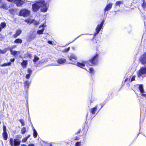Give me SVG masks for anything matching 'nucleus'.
<instances>
[{
  "instance_id": "nucleus-1",
  "label": "nucleus",
  "mask_w": 146,
  "mask_h": 146,
  "mask_svg": "<svg viewBox=\"0 0 146 146\" xmlns=\"http://www.w3.org/2000/svg\"><path fill=\"white\" fill-rule=\"evenodd\" d=\"M48 5L45 3L44 0L36 1L32 5L33 11L35 12L38 11L40 7H41L40 10L42 12H46L48 8Z\"/></svg>"
},
{
  "instance_id": "nucleus-2",
  "label": "nucleus",
  "mask_w": 146,
  "mask_h": 146,
  "mask_svg": "<svg viewBox=\"0 0 146 146\" xmlns=\"http://www.w3.org/2000/svg\"><path fill=\"white\" fill-rule=\"evenodd\" d=\"M98 56L99 54L96 53L91 59L87 61L88 64L91 66L97 65L98 62Z\"/></svg>"
},
{
  "instance_id": "nucleus-3",
  "label": "nucleus",
  "mask_w": 146,
  "mask_h": 146,
  "mask_svg": "<svg viewBox=\"0 0 146 146\" xmlns=\"http://www.w3.org/2000/svg\"><path fill=\"white\" fill-rule=\"evenodd\" d=\"M105 20H103L100 24H98L96 28V32L94 34V36H95L97 35L98 34L101 29L103 27V26Z\"/></svg>"
},
{
  "instance_id": "nucleus-4",
  "label": "nucleus",
  "mask_w": 146,
  "mask_h": 146,
  "mask_svg": "<svg viewBox=\"0 0 146 146\" xmlns=\"http://www.w3.org/2000/svg\"><path fill=\"white\" fill-rule=\"evenodd\" d=\"M30 13V11L27 9H24L20 10L19 14L20 16H23L25 17L29 15Z\"/></svg>"
},
{
  "instance_id": "nucleus-5",
  "label": "nucleus",
  "mask_w": 146,
  "mask_h": 146,
  "mask_svg": "<svg viewBox=\"0 0 146 146\" xmlns=\"http://www.w3.org/2000/svg\"><path fill=\"white\" fill-rule=\"evenodd\" d=\"M10 2H14L17 7H21L25 3V0H7Z\"/></svg>"
},
{
  "instance_id": "nucleus-6",
  "label": "nucleus",
  "mask_w": 146,
  "mask_h": 146,
  "mask_svg": "<svg viewBox=\"0 0 146 146\" xmlns=\"http://www.w3.org/2000/svg\"><path fill=\"white\" fill-rule=\"evenodd\" d=\"M70 63L76 65L79 67L84 68V67L85 66V64H86V62H85L84 63H80V62H78L76 60H72Z\"/></svg>"
},
{
  "instance_id": "nucleus-7",
  "label": "nucleus",
  "mask_w": 146,
  "mask_h": 146,
  "mask_svg": "<svg viewBox=\"0 0 146 146\" xmlns=\"http://www.w3.org/2000/svg\"><path fill=\"white\" fill-rule=\"evenodd\" d=\"M146 74V66L141 68L139 71L138 75L139 77L142 76L144 74Z\"/></svg>"
},
{
  "instance_id": "nucleus-8",
  "label": "nucleus",
  "mask_w": 146,
  "mask_h": 146,
  "mask_svg": "<svg viewBox=\"0 0 146 146\" xmlns=\"http://www.w3.org/2000/svg\"><path fill=\"white\" fill-rule=\"evenodd\" d=\"M139 60L141 64H146V53H144L141 56Z\"/></svg>"
},
{
  "instance_id": "nucleus-9",
  "label": "nucleus",
  "mask_w": 146,
  "mask_h": 146,
  "mask_svg": "<svg viewBox=\"0 0 146 146\" xmlns=\"http://www.w3.org/2000/svg\"><path fill=\"white\" fill-rule=\"evenodd\" d=\"M6 5L5 2H3L1 0H0V8H2L5 9H7L8 7Z\"/></svg>"
},
{
  "instance_id": "nucleus-10",
  "label": "nucleus",
  "mask_w": 146,
  "mask_h": 146,
  "mask_svg": "<svg viewBox=\"0 0 146 146\" xmlns=\"http://www.w3.org/2000/svg\"><path fill=\"white\" fill-rule=\"evenodd\" d=\"M46 26V25L44 24H43L42 25L40 26L39 28L42 27V29L41 30H38L36 32V33L38 35H40L43 33V32L44 31V27Z\"/></svg>"
},
{
  "instance_id": "nucleus-11",
  "label": "nucleus",
  "mask_w": 146,
  "mask_h": 146,
  "mask_svg": "<svg viewBox=\"0 0 146 146\" xmlns=\"http://www.w3.org/2000/svg\"><path fill=\"white\" fill-rule=\"evenodd\" d=\"M113 4L112 3H110L108 4L106 6V7L104 9L105 13L106 11L109 10L112 7Z\"/></svg>"
},
{
  "instance_id": "nucleus-12",
  "label": "nucleus",
  "mask_w": 146,
  "mask_h": 146,
  "mask_svg": "<svg viewBox=\"0 0 146 146\" xmlns=\"http://www.w3.org/2000/svg\"><path fill=\"white\" fill-rule=\"evenodd\" d=\"M10 50L11 54L14 56L20 54V51L13 50L12 49H11V48H10Z\"/></svg>"
},
{
  "instance_id": "nucleus-13",
  "label": "nucleus",
  "mask_w": 146,
  "mask_h": 146,
  "mask_svg": "<svg viewBox=\"0 0 146 146\" xmlns=\"http://www.w3.org/2000/svg\"><path fill=\"white\" fill-rule=\"evenodd\" d=\"M20 143L21 141L18 139H15L13 140V143L14 146H19Z\"/></svg>"
},
{
  "instance_id": "nucleus-14",
  "label": "nucleus",
  "mask_w": 146,
  "mask_h": 146,
  "mask_svg": "<svg viewBox=\"0 0 146 146\" xmlns=\"http://www.w3.org/2000/svg\"><path fill=\"white\" fill-rule=\"evenodd\" d=\"M66 60L65 59L61 58H59L57 60V62L60 64H63L66 62Z\"/></svg>"
},
{
  "instance_id": "nucleus-15",
  "label": "nucleus",
  "mask_w": 146,
  "mask_h": 146,
  "mask_svg": "<svg viewBox=\"0 0 146 146\" xmlns=\"http://www.w3.org/2000/svg\"><path fill=\"white\" fill-rule=\"evenodd\" d=\"M22 31L20 29H19L17 30L15 34L13 35V36L15 38H16L19 36L22 33Z\"/></svg>"
},
{
  "instance_id": "nucleus-16",
  "label": "nucleus",
  "mask_w": 146,
  "mask_h": 146,
  "mask_svg": "<svg viewBox=\"0 0 146 146\" xmlns=\"http://www.w3.org/2000/svg\"><path fill=\"white\" fill-rule=\"evenodd\" d=\"M30 83L31 82H29V81H25L24 82L25 88V89H26V88H27V91L28 90L29 85L30 84Z\"/></svg>"
},
{
  "instance_id": "nucleus-17",
  "label": "nucleus",
  "mask_w": 146,
  "mask_h": 146,
  "mask_svg": "<svg viewBox=\"0 0 146 146\" xmlns=\"http://www.w3.org/2000/svg\"><path fill=\"white\" fill-rule=\"evenodd\" d=\"M36 37V34H32L30 35L28 37V41H31L34 39Z\"/></svg>"
},
{
  "instance_id": "nucleus-18",
  "label": "nucleus",
  "mask_w": 146,
  "mask_h": 146,
  "mask_svg": "<svg viewBox=\"0 0 146 146\" xmlns=\"http://www.w3.org/2000/svg\"><path fill=\"white\" fill-rule=\"evenodd\" d=\"M68 57L69 60L70 61H71L72 59L76 60L77 58V57L74 54H71L70 56H68Z\"/></svg>"
},
{
  "instance_id": "nucleus-19",
  "label": "nucleus",
  "mask_w": 146,
  "mask_h": 146,
  "mask_svg": "<svg viewBox=\"0 0 146 146\" xmlns=\"http://www.w3.org/2000/svg\"><path fill=\"white\" fill-rule=\"evenodd\" d=\"M28 61L26 60H23V62L21 63V65L23 68H25L26 67Z\"/></svg>"
},
{
  "instance_id": "nucleus-20",
  "label": "nucleus",
  "mask_w": 146,
  "mask_h": 146,
  "mask_svg": "<svg viewBox=\"0 0 146 146\" xmlns=\"http://www.w3.org/2000/svg\"><path fill=\"white\" fill-rule=\"evenodd\" d=\"M97 106H96L94 108H92L90 110V112L92 114H94L95 113V111L97 110Z\"/></svg>"
},
{
  "instance_id": "nucleus-21",
  "label": "nucleus",
  "mask_w": 146,
  "mask_h": 146,
  "mask_svg": "<svg viewBox=\"0 0 146 146\" xmlns=\"http://www.w3.org/2000/svg\"><path fill=\"white\" fill-rule=\"evenodd\" d=\"M138 88L141 93H144L145 92L142 85H139Z\"/></svg>"
},
{
  "instance_id": "nucleus-22",
  "label": "nucleus",
  "mask_w": 146,
  "mask_h": 146,
  "mask_svg": "<svg viewBox=\"0 0 146 146\" xmlns=\"http://www.w3.org/2000/svg\"><path fill=\"white\" fill-rule=\"evenodd\" d=\"M33 136L35 138H36L37 137L38 135V133L37 132L35 129L34 127H33Z\"/></svg>"
},
{
  "instance_id": "nucleus-23",
  "label": "nucleus",
  "mask_w": 146,
  "mask_h": 146,
  "mask_svg": "<svg viewBox=\"0 0 146 146\" xmlns=\"http://www.w3.org/2000/svg\"><path fill=\"white\" fill-rule=\"evenodd\" d=\"M3 137L5 140H7L8 138V134L7 132H3L2 134Z\"/></svg>"
},
{
  "instance_id": "nucleus-24",
  "label": "nucleus",
  "mask_w": 146,
  "mask_h": 146,
  "mask_svg": "<svg viewBox=\"0 0 146 146\" xmlns=\"http://www.w3.org/2000/svg\"><path fill=\"white\" fill-rule=\"evenodd\" d=\"M22 42V40L20 39L17 38L14 41V42L15 43L21 44Z\"/></svg>"
},
{
  "instance_id": "nucleus-25",
  "label": "nucleus",
  "mask_w": 146,
  "mask_h": 146,
  "mask_svg": "<svg viewBox=\"0 0 146 146\" xmlns=\"http://www.w3.org/2000/svg\"><path fill=\"white\" fill-rule=\"evenodd\" d=\"M89 72L90 74L91 75L94 74V71L92 68H89Z\"/></svg>"
},
{
  "instance_id": "nucleus-26",
  "label": "nucleus",
  "mask_w": 146,
  "mask_h": 146,
  "mask_svg": "<svg viewBox=\"0 0 146 146\" xmlns=\"http://www.w3.org/2000/svg\"><path fill=\"white\" fill-rule=\"evenodd\" d=\"M11 64V63L10 62H8L7 63H5L1 65V66L2 67H5L7 66H10Z\"/></svg>"
},
{
  "instance_id": "nucleus-27",
  "label": "nucleus",
  "mask_w": 146,
  "mask_h": 146,
  "mask_svg": "<svg viewBox=\"0 0 146 146\" xmlns=\"http://www.w3.org/2000/svg\"><path fill=\"white\" fill-rule=\"evenodd\" d=\"M39 58L37 56L35 55L34 56V59L33 61L35 63L36 61L39 60Z\"/></svg>"
},
{
  "instance_id": "nucleus-28",
  "label": "nucleus",
  "mask_w": 146,
  "mask_h": 146,
  "mask_svg": "<svg viewBox=\"0 0 146 146\" xmlns=\"http://www.w3.org/2000/svg\"><path fill=\"white\" fill-rule=\"evenodd\" d=\"M9 142L11 146H14L13 143V138H10V139Z\"/></svg>"
},
{
  "instance_id": "nucleus-29",
  "label": "nucleus",
  "mask_w": 146,
  "mask_h": 146,
  "mask_svg": "<svg viewBox=\"0 0 146 146\" xmlns=\"http://www.w3.org/2000/svg\"><path fill=\"white\" fill-rule=\"evenodd\" d=\"M123 4V1H117L115 4V6H119V7L120 4Z\"/></svg>"
},
{
  "instance_id": "nucleus-30",
  "label": "nucleus",
  "mask_w": 146,
  "mask_h": 146,
  "mask_svg": "<svg viewBox=\"0 0 146 146\" xmlns=\"http://www.w3.org/2000/svg\"><path fill=\"white\" fill-rule=\"evenodd\" d=\"M21 131L22 134H25L26 132V128L25 127H23L21 130Z\"/></svg>"
},
{
  "instance_id": "nucleus-31",
  "label": "nucleus",
  "mask_w": 146,
  "mask_h": 146,
  "mask_svg": "<svg viewBox=\"0 0 146 146\" xmlns=\"http://www.w3.org/2000/svg\"><path fill=\"white\" fill-rule=\"evenodd\" d=\"M135 77L134 76H131L130 78H129V81L131 82L135 80Z\"/></svg>"
},
{
  "instance_id": "nucleus-32",
  "label": "nucleus",
  "mask_w": 146,
  "mask_h": 146,
  "mask_svg": "<svg viewBox=\"0 0 146 146\" xmlns=\"http://www.w3.org/2000/svg\"><path fill=\"white\" fill-rule=\"evenodd\" d=\"M70 49V47H69L67 48H66V49H64L62 50V52H67Z\"/></svg>"
},
{
  "instance_id": "nucleus-33",
  "label": "nucleus",
  "mask_w": 146,
  "mask_h": 146,
  "mask_svg": "<svg viewBox=\"0 0 146 146\" xmlns=\"http://www.w3.org/2000/svg\"><path fill=\"white\" fill-rule=\"evenodd\" d=\"M19 121L21 124L22 126H23L25 125L24 121L23 119H21Z\"/></svg>"
},
{
  "instance_id": "nucleus-34",
  "label": "nucleus",
  "mask_w": 146,
  "mask_h": 146,
  "mask_svg": "<svg viewBox=\"0 0 146 146\" xmlns=\"http://www.w3.org/2000/svg\"><path fill=\"white\" fill-rule=\"evenodd\" d=\"M33 22L34 23V24L36 25H38L39 23L38 22L36 21H34L33 22Z\"/></svg>"
},
{
  "instance_id": "nucleus-35",
  "label": "nucleus",
  "mask_w": 146,
  "mask_h": 146,
  "mask_svg": "<svg viewBox=\"0 0 146 146\" xmlns=\"http://www.w3.org/2000/svg\"><path fill=\"white\" fill-rule=\"evenodd\" d=\"M31 75L30 74H27L26 75L25 78L27 79H29L31 77Z\"/></svg>"
},
{
  "instance_id": "nucleus-36",
  "label": "nucleus",
  "mask_w": 146,
  "mask_h": 146,
  "mask_svg": "<svg viewBox=\"0 0 146 146\" xmlns=\"http://www.w3.org/2000/svg\"><path fill=\"white\" fill-rule=\"evenodd\" d=\"M81 144V142H77L75 144V146H80Z\"/></svg>"
},
{
  "instance_id": "nucleus-37",
  "label": "nucleus",
  "mask_w": 146,
  "mask_h": 146,
  "mask_svg": "<svg viewBox=\"0 0 146 146\" xmlns=\"http://www.w3.org/2000/svg\"><path fill=\"white\" fill-rule=\"evenodd\" d=\"M6 126L4 125H3V132H7Z\"/></svg>"
},
{
  "instance_id": "nucleus-38",
  "label": "nucleus",
  "mask_w": 146,
  "mask_h": 146,
  "mask_svg": "<svg viewBox=\"0 0 146 146\" xmlns=\"http://www.w3.org/2000/svg\"><path fill=\"white\" fill-rule=\"evenodd\" d=\"M6 52V50H1L0 49V53L4 54Z\"/></svg>"
},
{
  "instance_id": "nucleus-39",
  "label": "nucleus",
  "mask_w": 146,
  "mask_h": 146,
  "mask_svg": "<svg viewBox=\"0 0 146 146\" xmlns=\"http://www.w3.org/2000/svg\"><path fill=\"white\" fill-rule=\"evenodd\" d=\"M27 56L28 57L30 58H31L32 56L31 54L28 52L27 53Z\"/></svg>"
},
{
  "instance_id": "nucleus-40",
  "label": "nucleus",
  "mask_w": 146,
  "mask_h": 146,
  "mask_svg": "<svg viewBox=\"0 0 146 146\" xmlns=\"http://www.w3.org/2000/svg\"><path fill=\"white\" fill-rule=\"evenodd\" d=\"M6 26L5 23H2L1 24V26L3 28H4Z\"/></svg>"
},
{
  "instance_id": "nucleus-41",
  "label": "nucleus",
  "mask_w": 146,
  "mask_h": 146,
  "mask_svg": "<svg viewBox=\"0 0 146 146\" xmlns=\"http://www.w3.org/2000/svg\"><path fill=\"white\" fill-rule=\"evenodd\" d=\"M28 72L29 73V74H30L31 75L32 70L30 69L29 68L28 69Z\"/></svg>"
},
{
  "instance_id": "nucleus-42",
  "label": "nucleus",
  "mask_w": 146,
  "mask_h": 146,
  "mask_svg": "<svg viewBox=\"0 0 146 146\" xmlns=\"http://www.w3.org/2000/svg\"><path fill=\"white\" fill-rule=\"evenodd\" d=\"M47 42L48 44L52 45L53 44V43H54V42L53 41H52L50 40L48 41Z\"/></svg>"
},
{
  "instance_id": "nucleus-43",
  "label": "nucleus",
  "mask_w": 146,
  "mask_h": 146,
  "mask_svg": "<svg viewBox=\"0 0 146 146\" xmlns=\"http://www.w3.org/2000/svg\"><path fill=\"white\" fill-rule=\"evenodd\" d=\"M140 95L146 98V94H144L143 93H141L140 94Z\"/></svg>"
},
{
  "instance_id": "nucleus-44",
  "label": "nucleus",
  "mask_w": 146,
  "mask_h": 146,
  "mask_svg": "<svg viewBox=\"0 0 146 146\" xmlns=\"http://www.w3.org/2000/svg\"><path fill=\"white\" fill-rule=\"evenodd\" d=\"M25 21L26 22H27L28 23H32L31 22H30V20L29 19H26V20H25Z\"/></svg>"
},
{
  "instance_id": "nucleus-45",
  "label": "nucleus",
  "mask_w": 146,
  "mask_h": 146,
  "mask_svg": "<svg viewBox=\"0 0 146 146\" xmlns=\"http://www.w3.org/2000/svg\"><path fill=\"white\" fill-rule=\"evenodd\" d=\"M27 139H27V138L26 137L25 138L23 139V140H22V141L24 142H25L27 140Z\"/></svg>"
},
{
  "instance_id": "nucleus-46",
  "label": "nucleus",
  "mask_w": 146,
  "mask_h": 146,
  "mask_svg": "<svg viewBox=\"0 0 146 146\" xmlns=\"http://www.w3.org/2000/svg\"><path fill=\"white\" fill-rule=\"evenodd\" d=\"M15 60L14 58H11L10 59V61L11 62H13L15 61Z\"/></svg>"
},
{
  "instance_id": "nucleus-47",
  "label": "nucleus",
  "mask_w": 146,
  "mask_h": 146,
  "mask_svg": "<svg viewBox=\"0 0 146 146\" xmlns=\"http://www.w3.org/2000/svg\"><path fill=\"white\" fill-rule=\"evenodd\" d=\"M28 146H35V145L33 144H31L29 145Z\"/></svg>"
},
{
  "instance_id": "nucleus-48",
  "label": "nucleus",
  "mask_w": 146,
  "mask_h": 146,
  "mask_svg": "<svg viewBox=\"0 0 146 146\" xmlns=\"http://www.w3.org/2000/svg\"><path fill=\"white\" fill-rule=\"evenodd\" d=\"M143 0V3L142 5L143 6L145 5V4L144 3V1Z\"/></svg>"
},
{
  "instance_id": "nucleus-49",
  "label": "nucleus",
  "mask_w": 146,
  "mask_h": 146,
  "mask_svg": "<svg viewBox=\"0 0 146 146\" xmlns=\"http://www.w3.org/2000/svg\"><path fill=\"white\" fill-rule=\"evenodd\" d=\"M85 34H81V35H79V36H78V37H77L75 39V40L77 38H78L79 37H80V36H81L82 35H84Z\"/></svg>"
},
{
  "instance_id": "nucleus-50",
  "label": "nucleus",
  "mask_w": 146,
  "mask_h": 146,
  "mask_svg": "<svg viewBox=\"0 0 146 146\" xmlns=\"http://www.w3.org/2000/svg\"><path fill=\"white\" fill-rule=\"evenodd\" d=\"M30 136V135H28V136L26 137L27 138V139H28V138H29Z\"/></svg>"
},
{
  "instance_id": "nucleus-51",
  "label": "nucleus",
  "mask_w": 146,
  "mask_h": 146,
  "mask_svg": "<svg viewBox=\"0 0 146 146\" xmlns=\"http://www.w3.org/2000/svg\"><path fill=\"white\" fill-rule=\"evenodd\" d=\"M94 102L93 100H91L90 101V102L91 103H92Z\"/></svg>"
},
{
  "instance_id": "nucleus-52",
  "label": "nucleus",
  "mask_w": 146,
  "mask_h": 146,
  "mask_svg": "<svg viewBox=\"0 0 146 146\" xmlns=\"http://www.w3.org/2000/svg\"><path fill=\"white\" fill-rule=\"evenodd\" d=\"M103 106V104H102V105H101V108H100V109H99V110H100L102 108Z\"/></svg>"
},
{
  "instance_id": "nucleus-53",
  "label": "nucleus",
  "mask_w": 146,
  "mask_h": 146,
  "mask_svg": "<svg viewBox=\"0 0 146 146\" xmlns=\"http://www.w3.org/2000/svg\"><path fill=\"white\" fill-rule=\"evenodd\" d=\"M127 80V78L125 79V80L124 82H125Z\"/></svg>"
},
{
  "instance_id": "nucleus-54",
  "label": "nucleus",
  "mask_w": 146,
  "mask_h": 146,
  "mask_svg": "<svg viewBox=\"0 0 146 146\" xmlns=\"http://www.w3.org/2000/svg\"><path fill=\"white\" fill-rule=\"evenodd\" d=\"M21 146H27L26 145H25V144H23V145H22Z\"/></svg>"
},
{
  "instance_id": "nucleus-55",
  "label": "nucleus",
  "mask_w": 146,
  "mask_h": 146,
  "mask_svg": "<svg viewBox=\"0 0 146 146\" xmlns=\"http://www.w3.org/2000/svg\"><path fill=\"white\" fill-rule=\"evenodd\" d=\"M1 29H2L0 27V32L1 31Z\"/></svg>"
},
{
  "instance_id": "nucleus-56",
  "label": "nucleus",
  "mask_w": 146,
  "mask_h": 146,
  "mask_svg": "<svg viewBox=\"0 0 146 146\" xmlns=\"http://www.w3.org/2000/svg\"><path fill=\"white\" fill-rule=\"evenodd\" d=\"M80 131H79L78 132V133L77 134H78V133H80Z\"/></svg>"
},
{
  "instance_id": "nucleus-57",
  "label": "nucleus",
  "mask_w": 146,
  "mask_h": 146,
  "mask_svg": "<svg viewBox=\"0 0 146 146\" xmlns=\"http://www.w3.org/2000/svg\"><path fill=\"white\" fill-rule=\"evenodd\" d=\"M50 1V0H48L47 2H49Z\"/></svg>"
},
{
  "instance_id": "nucleus-58",
  "label": "nucleus",
  "mask_w": 146,
  "mask_h": 146,
  "mask_svg": "<svg viewBox=\"0 0 146 146\" xmlns=\"http://www.w3.org/2000/svg\"><path fill=\"white\" fill-rule=\"evenodd\" d=\"M72 48L73 50H74V47H72Z\"/></svg>"
},
{
  "instance_id": "nucleus-59",
  "label": "nucleus",
  "mask_w": 146,
  "mask_h": 146,
  "mask_svg": "<svg viewBox=\"0 0 146 146\" xmlns=\"http://www.w3.org/2000/svg\"><path fill=\"white\" fill-rule=\"evenodd\" d=\"M86 34L88 35V34Z\"/></svg>"
},
{
  "instance_id": "nucleus-60",
  "label": "nucleus",
  "mask_w": 146,
  "mask_h": 146,
  "mask_svg": "<svg viewBox=\"0 0 146 146\" xmlns=\"http://www.w3.org/2000/svg\"><path fill=\"white\" fill-rule=\"evenodd\" d=\"M50 146H52V145H50Z\"/></svg>"
}]
</instances>
